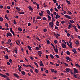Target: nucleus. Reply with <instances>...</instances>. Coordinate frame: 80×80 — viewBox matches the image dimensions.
I'll return each instance as SVG.
<instances>
[{
    "mask_svg": "<svg viewBox=\"0 0 80 80\" xmlns=\"http://www.w3.org/2000/svg\"><path fill=\"white\" fill-rule=\"evenodd\" d=\"M28 48L30 51H31V50H32V48H31V47H30V46H28Z\"/></svg>",
    "mask_w": 80,
    "mask_h": 80,
    "instance_id": "nucleus-21",
    "label": "nucleus"
},
{
    "mask_svg": "<svg viewBox=\"0 0 80 80\" xmlns=\"http://www.w3.org/2000/svg\"><path fill=\"white\" fill-rule=\"evenodd\" d=\"M51 45L53 46V48H55V46H54V45H53V44L51 43Z\"/></svg>",
    "mask_w": 80,
    "mask_h": 80,
    "instance_id": "nucleus-50",
    "label": "nucleus"
},
{
    "mask_svg": "<svg viewBox=\"0 0 80 80\" xmlns=\"http://www.w3.org/2000/svg\"><path fill=\"white\" fill-rule=\"evenodd\" d=\"M50 56L51 57V58H52V59H53V58H54V57L52 54H50Z\"/></svg>",
    "mask_w": 80,
    "mask_h": 80,
    "instance_id": "nucleus-24",
    "label": "nucleus"
},
{
    "mask_svg": "<svg viewBox=\"0 0 80 80\" xmlns=\"http://www.w3.org/2000/svg\"><path fill=\"white\" fill-rule=\"evenodd\" d=\"M72 51L73 52H74V54H75V53H77V51L76 49L75 48H73L72 50Z\"/></svg>",
    "mask_w": 80,
    "mask_h": 80,
    "instance_id": "nucleus-10",
    "label": "nucleus"
},
{
    "mask_svg": "<svg viewBox=\"0 0 80 80\" xmlns=\"http://www.w3.org/2000/svg\"><path fill=\"white\" fill-rule=\"evenodd\" d=\"M69 43H70V44L68 45L69 47H70V48H73V47H72V42H69Z\"/></svg>",
    "mask_w": 80,
    "mask_h": 80,
    "instance_id": "nucleus-9",
    "label": "nucleus"
},
{
    "mask_svg": "<svg viewBox=\"0 0 80 80\" xmlns=\"http://www.w3.org/2000/svg\"><path fill=\"white\" fill-rule=\"evenodd\" d=\"M65 17H66V18H68V19H71V17H70V16H68L67 15H64Z\"/></svg>",
    "mask_w": 80,
    "mask_h": 80,
    "instance_id": "nucleus-5",
    "label": "nucleus"
},
{
    "mask_svg": "<svg viewBox=\"0 0 80 80\" xmlns=\"http://www.w3.org/2000/svg\"><path fill=\"white\" fill-rule=\"evenodd\" d=\"M54 50L55 52H56V53H58V49L55 48H54Z\"/></svg>",
    "mask_w": 80,
    "mask_h": 80,
    "instance_id": "nucleus-17",
    "label": "nucleus"
},
{
    "mask_svg": "<svg viewBox=\"0 0 80 80\" xmlns=\"http://www.w3.org/2000/svg\"><path fill=\"white\" fill-rule=\"evenodd\" d=\"M39 15L41 17H42L43 14H42V13H41L40 12H39Z\"/></svg>",
    "mask_w": 80,
    "mask_h": 80,
    "instance_id": "nucleus-51",
    "label": "nucleus"
},
{
    "mask_svg": "<svg viewBox=\"0 0 80 80\" xmlns=\"http://www.w3.org/2000/svg\"><path fill=\"white\" fill-rule=\"evenodd\" d=\"M7 64L8 65H10V63L9 62H7Z\"/></svg>",
    "mask_w": 80,
    "mask_h": 80,
    "instance_id": "nucleus-59",
    "label": "nucleus"
},
{
    "mask_svg": "<svg viewBox=\"0 0 80 80\" xmlns=\"http://www.w3.org/2000/svg\"><path fill=\"white\" fill-rule=\"evenodd\" d=\"M44 32H46L47 31V30L46 29H44L43 30Z\"/></svg>",
    "mask_w": 80,
    "mask_h": 80,
    "instance_id": "nucleus-57",
    "label": "nucleus"
},
{
    "mask_svg": "<svg viewBox=\"0 0 80 80\" xmlns=\"http://www.w3.org/2000/svg\"><path fill=\"white\" fill-rule=\"evenodd\" d=\"M5 49L6 51H7V52H9V51H8V48H6Z\"/></svg>",
    "mask_w": 80,
    "mask_h": 80,
    "instance_id": "nucleus-60",
    "label": "nucleus"
},
{
    "mask_svg": "<svg viewBox=\"0 0 80 80\" xmlns=\"http://www.w3.org/2000/svg\"><path fill=\"white\" fill-rule=\"evenodd\" d=\"M36 50H39V48H38V47H36Z\"/></svg>",
    "mask_w": 80,
    "mask_h": 80,
    "instance_id": "nucleus-38",
    "label": "nucleus"
},
{
    "mask_svg": "<svg viewBox=\"0 0 80 80\" xmlns=\"http://www.w3.org/2000/svg\"><path fill=\"white\" fill-rule=\"evenodd\" d=\"M66 60H69V61H71V58L68 57H66Z\"/></svg>",
    "mask_w": 80,
    "mask_h": 80,
    "instance_id": "nucleus-13",
    "label": "nucleus"
},
{
    "mask_svg": "<svg viewBox=\"0 0 80 80\" xmlns=\"http://www.w3.org/2000/svg\"><path fill=\"white\" fill-rule=\"evenodd\" d=\"M21 73L22 75H25V72L24 71H22L21 72Z\"/></svg>",
    "mask_w": 80,
    "mask_h": 80,
    "instance_id": "nucleus-26",
    "label": "nucleus"
},
{
    "mask_svg": "<svg viewBox=\"0 0 80 80\" xmlns=\"http://www.w3.org/2000/svg\"><path fill=\"white\" fill-rule=\"evenodd\" d=\"M35 17H33V23H35Z\"/></svg>",
    "mask_w": 80,
    "mask_h": 80,
    "instance_id": "nucleus-33",
    "label": "nucleus"
},
{
    "mask_svg": "<svg viewBox=\"0 0 80 80\" xmlns=\"http://www.w3.org/2000/svg\"><path fill=\"white\" fill-rule=\"evenodd\" d=\"M13 23L14 25H16V24H17V22H16V21H15V20H14Z\"/></svg>",
    "mask_w": 80,
    "mask_h": 80,
    "instance_id": "nucleus-37",
    "label": "nucleus"
},
{
    "mask_svg": "<svg viewBox=\"0 0 80 80\" xmlns=\"http://www.w3.org/2000/svg\"><path fill=\"white\" fill-rule=\"evenodd\" d=\"M67 54L68 55H70V52H69V51H67Z\"/></svg>",
    "mask_w": 80,
    "mask_h": 80,
    "instance_id": "nucleus-25",
    "label": "nucleus"
},
{
    "mask_svg": "<svg viewBox=\"0 0 80 80\" xmlns=\"http://www.w3.org/2000/svg\"><path fill=\"white\" fill-rule=\"evenodd\" d=\"M5 58H6V59H7V60L8 59V56H6Z\"/></svg>",
    "mask_w": 80,
    "mask_h": 80,
    "instance_id": "nucleus-47",
    "label": "nucleus"
},
{
    "mask_svg": "<svg viewBox=\"0 0 80 80\" xmlns=\"http://www.w3.org/2000/svg\"><path fill=\"white\" fill-rule=\"evenodd\" d=\"M75 43L77 44H79V42L76 41L75 42Z\"/></svg>",
    "mask_w": 80,
    "mask_h": 80,
    "instance_id": "nucleus-36",
    "label": "nucleus"
},
{
    "mask_svg": "<svg viewBox=\"0 0 80 80\" xmlns=\"http://www.w3.org/2000/svg\"><path fill=\"white\" fill-rule=\"evenodd\" d=\"M48 21H51L52 18H51V17H50V16L49 15H48Z\"/></svg>",
    "mask_w": 80,
    "mask_h": 80,
    "instance_id": "nucleus-11",
    "label": "nucleus"
},
{
    "mask_svg": "<svg viewBox=\"0 0 80 80\" xmlns=\"http://www.w3.org/2000/svg\"><path fill=\"white\" fill-rule=\"evenodd\" d=\"M47 12L48 14H49V15L50 14V11L48 10H47Z\"/></svg>",
    "mask_w": 80,
    "mask_h": 80,
    "instance_id": "nucleus-23",
    "label": "nucleus"
},
{
    "mask_svg": "<svg viewBox=\"0 0 80 80\" xmlns=\"http://www.w3.org/2000/svg\"><path fill=\"white\" fill-rule=\"evenodd\" d=\"M10 32H11V33H12V32H13L12 31V28H10Z\"/></svg>",
    "mask_w": 80,
    "mask_h": 80,
    "instance_id": "nucleus-48",
    "label": "nucleus"
},
{
    "mask_svg": "<svg viewBox=\"0 0 80 80\" xmlns=\"http://www.w3.org/2000/svg\"><path fill=\"white\" fill-rule=\"evenodd\" d=\"M62 42L63 43H65V44H66V42H65V40H62Z\"/></svg>",
    "mask_w": 80,
    "mask_h": 80,
    "instance_id": "nucleus-28",
    "label": "nucleus"
},
{
    "mask_svg": "<svg viewBox=\"0 0 80 80\" xmlns=\"http://www.w3.org/2000/svg\"><path fill=\"white\" fill-rule=\"evenodd\" d=\"M7 36L8 37V36L9 37H12V33H7Z\"/></svg>",
    "mask_w": 80,
    "mask_h": 80,
    "instance_id": "nucleus-7",
    "label": "nucleus"
},
{
    "mask_svg": "<svg viewBox=\"0 0 80 80\" xmlns=\"http://www.w3.org/2000/svg\"><path fill=\"white\" fill-rule=\"evenodd\" d=\"M36 39H37V40H38V41H40V39L39 38H38V37H37L36 38Z\"/></svg>",
    "mask_w": 80,
    "mask_h": 80,
    "instance_id": "nucleus-54",
    "label": "nucleus"
},
{
    "mask_svg": "<svg viewBox=\"0 0 80 80\" xmlns=\"http://www.w3.org/2000/svg\"><path fill=\"white\" fill-rule=\"evenodd\" d=\"M49 43H50V41H49V40H47V45H49Z\"/></svg>",
    "mask_w": 80,
    "mask_h": 80,
    "instance_id": "nucleus-43",
    "label": "nucleus"
},
{
    "mask_svg": "<svg viewBox=\"0 0 80 80\" xmlns=\"http://www.w3.org/2000/svg\"><path fill=\"white\" fill-rule=\"evenodd\" d=\"M61 45L62 46V48H66V45L65 44H61Z\"/></svg>",
    "mask_w": 80,
    "mask_h": 80,
    "instance_id": "nucleus-12",
    "label": "nucleus"
},
{
    "mask_svg": "<svg viewBox=\"0 0 80 80\" xmlns=\"http://www.w3.org/2000/svg\"><path fill=\"white\" fill-rule=\"evenodd\" d=\"M5 26L6 27H8V23H6L5 24Z\"/></svg>",
    "mask_w": 80,
    "mask_h": 80,
    "instance_id": "nucleus-35",
    "label": "nucleus"
},
{
    "mask_svg": "<svg viewBox=\"0 0 80 80\" xmlns=\"http://www.w3.org/2000/svg\"><path fill=\"white\" fill-rule=\"evenodd\" d=\"M34 63L36 66V67H38V64H37V63L36 62H34Z\"/></svg>",
    "mask_w": 80,
    "mask_h": 80,
    "instance_id": "nucleus-29",
    "label": "nucleus"
},
{
    "mask_svg": "<svg viewBox=\"0 0 80 80\" xmlns=\"http://www.w3.org/2000/svg\"><path fill=\"white\" fill-rule=\"evenodd\" d=\"M27 38H29V39H30V38H31L29 36H27Z\"/></svg>",
    "mask_w": 80,
    "mask_h": 80,
    "instance_id": "nucleus-63",
    "label": "nucleus"
},
{
    "mask_svg": "<svg viewBox=\"0 0 80 80\" xmlns=\"http://www.w3.org/2000/svg\"><path fill=\"white\" fill-rule=\"evenodd\" d=\"M51 72H52V73H57V71L56 70L54 71V69H52L51 70Z\"/></svg>",
    "mask_w": 80,
    "mask_h": 80,
    "instance_id": "nucleus-6",
    "label": "nucleus"
},
{
    "mask_svg": "<svg viewBox=\"0 0 80 80\" xmlns=\"http://www.w3.org/2000/svg\"><path fill=\"white\" fill-rule=\"evenodd\" d=\"M36 4L37 5V9L38 10V9H39V5L37 3H36Z\"/></svg>",
    "mask_w": 80,
    "mask_h": 80,
    "instance_id": "nucleus-27",
    "label": "nucleus"
},
{
    "mask_svg": "<svg viewBox=\"0 0 80 80\" xmlns=\"http://www.w3.org/2000/svg\"><path fill=\"white\" fill-rule=\"evenodd\" d=\"M49 25H50L51 28H52L53 27V21H52V22H50L49 23Z\"/></svg>",
    "mask_w": 80,
    "mask_h": 80,
    "instance_id": "nucleus-1",
    "label": "nucleus"
},
{
    "mask_svg": "<svg viewBox=\"0 0 80 80\" xmlns=\"http://www.w3.org/2000/svg\"><path fill=\"white\" fill-rule=\"evenodd\" d=\"M18 13L19 14H25V12H18Z\"/></svg>",
    "mask_w": 80,
    "mask_h": 80,
    "instance_id": "nucleus-18",
    "label": "nucleus"
},
{
    "mask_svg": "<svg viewBox=\"0 0 80 80\" xmlns=\"http://www.w3.org/2000/svg\"><path fill=\"white\" fill-rule=\"evenodd\" d=\"M18 30L19 32H22V29L21 28H18Z\"/></svg>",
    "mask_w": 80,
    "mask_h": 80,
    "instance_id": "nucleus-22",
    "label": "nucleus"
},
{
    "mask_svg": "<svg viewBox=\"0 0 80 80\" xmlns=\"http://www.w3.org/2000/svg\"><path fill=\"white\" fill-rule=\"evenodd\" d=\"M74 73H78V70H77L76 68H74Z\"/></svg>",
    "mask_w": 80,
    "mask_h": 80,
    "instance_id": "nucleus-4",
    "label": "nucleus"
},
{
    "mask_svg": "<svg viewBox=\"0 0 80 80\" xmlns=\"http://www.w3.org/2000/svg\"><path fill=\"white\" fill-rule=\"evenodd\" d=\"M16 9L17 10H18V11H20L21 10L19 8H18V7H16Z\"/></svg>",
    "mask_w": 80,
    "mask_h": 80,
    "instance_id": "nucleus-31",
    "label": "nucleus"
},
{
    "mask_svg": "<svg viewBox=\"0 0 80 80\" xmlns=\"http://www.w3.org/2000/svg\"><path fill=\"white\" fill-rule=\"evenodd\" d=\"M39 63V65L40 66H41V67H43V66H44V65L43 63V62H42V61H40Z\"/></svg>",
    "mask_w": 80,
    "mask_h": 80,
    "instance_id": "nucleus-3",
    "label": "nucleus"
},
{
    "mask_svg": "<svg viewBox=\"0 0 80 80\" xmlns=\"http://www.w3.org/2000/svg\"><path fill=\"white\" fill-rule=\"evenodd\" d=\"M53 1L55 3H57V0H53Z\"/></svg>",
    "mask_w": 80,
    "mask_h": 80,
    "instance_id": "nucleus-53",
    "label": "nucleus"
},
{
    "mask_svg": "<svg viewBox=\"0 0 80 80\" xmlns=\"http://www.w3.org/2000/svg\"><path fill=\"white\" fill-rule=\"evenodd\" d=\"M67 36H68V37H70V33H67Z\"/></svg>",
    "mask_w": 80,
    "mask_h": 80,
    "instance_id": "nucleus-56",
    "label": "nucleus"
},
{
    "mask_svg": "<svg viewBox=\"0 0 80 80\" xmlns=\"http://www.w3.org/2000/svg\"><path fill=\"white\" fill-rule=\"evenodd\" d=\"M67 3H68V4H70L71 3H70V1H67Z\"/></svg>",
    "mask_w": 80,
    "mask_h": 80,
    "instance_id": "nucleus-45",
    "label": "nucleus"
},
{
    "mask_svg": "<svg viewBox=\"0 0 80 80\" xmlns=\"http://www.w3.org/2000/svg\"><path fill=\"white\" fill-rule=\"evenodd\" d=\"M60 17V16L58 15V13L56 15L55 18L56 19H58V18H59Z\"/></svg>",
    "mask_w": 80,
    "mask_h": 80,
    "instance_id": "nucleus-8",
    "label": "nucleus"
},
{
    "mask_svg": "<svg viewBox=\"0 0 80 80\" xmlns=\"http://www.w3.org/2000/svg\"><path fill=\"white\" fill-rule=\"evenodd\" d=\"M61 8V7H60V5H59L58 6L57 8H58V9H60V8Z\"/></svg>",
    "mask_w": 80,
    "mask_h": 80,
    "instance_id": "nucleus-40",
    "label": "nucleus"
},
{
    "mask_svg": "<svg viewBox=\"0 0 80 80\" xmlns=\"http://www.w3.org/2000/svg\"><path fill=\"white\" fill-rule=\"evenodd\" d=\"M0 76H1L2 77H3V78H8L7 76L2 74L1 73H0Z\"/></svg>",
    "mask_w": 80,
    "mask_h": 80,
    "instance_id": "nucleus-2",
    "label": "nucleus"
},
{
    "mask_svg": "<svg viewBox=\"0 0 80 80\" xmlns=\"http://www.w3.org/2000/svg\"><path fill=\"white\" fill-rule=\"evenodd\" d=\"M64 63L65 65V66H66L67 67L68 66V64H67L65 63V62H64Z\"/></svg>",
    "mask_w": 80,
    "mask_h": 80,
    "instance_id": "nucleus-42",
    "label": "nucleus"
},
{
    "mask_svg": "<svg viewBox=\"0 0 80 80\" xmlns=\"http://www.w3.org/2000/svg\"><path fill=\"white\" fill-rule=\"evenodd\" d=\"M9 62H10V63H12V60L11 59H10L9 60Z\"/></svg>",
    "mask_w": 80,
    "mask_h": 80,
    "instance_id": "nucleus-61",
    "label": "nucleus"
},
{
    "mask_svg": "<svg viewBox=\"0 0 80 80\" xmlns=\"http://www.w3.org/2000/svg\"><path fill=\"white\" fill-rule=\"evenodd\" d=\"M9 45H10V47H12V45H13V44H12V43H10L9 44Z\"/></svg>",
    "mask_w": 80,
    "mask_h": 80,
    "instance_id": "nucleus-62",
    "label": "nucleus"
},
{
    "mask_svg": "<svg viewBox=\"0 0 80 80\" xmlns=\"http://www.w3.org/2000/svg\"><path fill=\"white\" fill-rule=\"evenodd\" d=\"M56 25L58 27L60 25V24L59 23V22L58 21L56 22Z\"/></svg>",
    "mask_w": 80,
    "mask_h": 80,
    "instance_id": "nucleus-20",
    "label": "nucleus"
},
{
    "mask_svg": "<svg viewBox=\"0 0 80 80\" xmlns=\"http://www.w3.org/2000/svg\"><path fill=\"white\" fill-rule=\"evenodd\" d=\"M36 73H38V70L37 69H35L34 70Z\"/></svg>",
    "mask_w": 80,
    "mask_h": 80,
    "instance_id": "nucleus-30",
    "label": "nucleus"
},
{
    "mask_svg": "<svg viewBox=\"0 0 80 80\" xmlns=\"http://www.w3.org/2000/svg\"><path fill=\"white\" fill-rule=\"evenodd\" d=\"M38 54L39 57H41L42 55V51H39Z\"/></svg>",
    "mask_w": 80,
    "mask_h": 80,
    "instance_id": "nucleus-14",
    "label": "nucleus"
},
{
    "mask_svg": "<svg viewBox=\"0 0 80 80\" xmlns=\"http://www.w3.org/2000/svg\"><path fill=\"white\" fill-rule=\"evenodd\" d=\"M55 56L56 58H60V57H59V56H58V55L56 54L55 55Z\"/></svg>",
    "mask_w": 80,
    "mask_h": 80,
    "instance_id": "nucleus-49",
    "label": "nucleus"
},
{
    "mask_svg": "<svg viewBox=\"0 0 80 80\" xmlns=\"http://www.w3.org/2000/svg\"><path fill=\"white\" fill-rule=\"evenodd\" d=\"M58 28V27H57V26H55V29H56V30H57Z\"/></svg>",
    "mask_w": 80,
    "mask_h": 80,
    "instance_id": "nucleus-52",
    "label": "nucleus"
},
{
    "mask_svg": "<svg viewBox=\"0 0 80 80\" xmlns=\"http://www.w3.org/2000/svg\"><path fill=\"white\" fill-rule=\"evenodd\" d=\"M57 40H54V43H55V44H56V43H57Z\"/></svg>",
    "mask_w": 80,
    "mask_h": 80,
    "instance_id": "nucleus-46",
    "label": "nucleus"
},
{
    "mask_svg": "<svg viewBox=\"0 0 80 80\" xmlns=\"http://www.w3.org/2000/svg\"><path fill=\"white\" fill-rule=\"evenodd\" d=\"M43 20H47V18L45 17H44L43 18Z\"/></svg>",
    "mask_w": 80,
    "mask_h": 80,
    "instance_id": "nucleus-55",
    "label": "nucleus"
},
{
    "mask_svg": "<svg viewBox=\"0 0 80 80\" xmlns=\"http://www.w3.org/2000/svg\"><path fill=\"white\" fill-rule=\"evenodd\" d=\"M61 23L62 24H63L64 23H65V21H62L61 22Z\"/></svg>",
    "mask_w": 80,
    "mask_h": 80,
    "instance_id": "nucleus-32",
    "label": "nucleus"
},
{
    "mask_svg": "<svg viewBox=\"0 0 80 80\" xmlns=\"http://www.w3.org/2000/svg\"><path fill=\"white\" fill-rule=\"evenodd\" d=\"M73 75L75 78H77V76L76 75H75V74H74Z\"/></svg>",
    "mask_w": 80,
    "mask_h": 80,
    "instance_id": "nucleus-44",
    "label": "nucleus"
},
{
    "mask_svg": "<svg viewBox=\"0 0 80 80\" xmlns=\"http://www.w3.org/2000/svg\"><path fill=\"white\" fill-rule=\"evenodd\" d=\"M31 26V23H30V22L28 23V26L29 27H30Z\"/></svg>",
    "mask_w": 80,
    "mask_h": 80,
    "instance_id": "nucleus-39",
    "label": "nucleus"
},
{
    "mask_svg": "<svg viewBox=\"0 0 80 80\" xmlns=\"http://www.w3.org/2000/svg\"><path fill=\"white\" fill-rule=\"evenodd\" d=\"M69 22H71V23H74V21H73V20H70L69 21Z\"/></svg>",
    "mask_w": 80,
    "mask_h": 80,
    "instance_id": "nucleus-34",
    "label": "nucleus"
},
{
    "mask_svg": "<svg viewBox=\"0 0 80 80\" xmlns=\"http://www.w3.org/2000/svg\"><path fill=\"white\" fill-rule=\"evenodd\" d=\"M37 19H39V20H40V19H41V18L40 17H37Z\"/></svg>",
    "mask_w": 80,
    "mask_h": 80,
    "instance_id": "nucleus-41",
    "label": "nucleus"
},
{
    "mask_svg": "<svg viewBox=\"0 0 80 80\" xmlns=\"http://www.w3.org/2000/svg\"><path fill=\"white\" fill-rule=\"evenodd\" d=\"M66 72H67L68 73V72H70V70H71V69H69V68H66Z\"/></svg>",
    "mask_w": 80,
    "mask_h": 80,
    "instance_id": "nucleus-16",
    "label": "nucleus"
},
{
    "mask_svg": "<svg viewBox=\"0 0 80 80\" xmlns=\"http://www.w3.org/2000/svg\"><path fill=\"white\" fill-rule=\"evenodd\" d=\"M14 76L15 77H17V78H18L19 77H18V75L17 74L15 73L14 74H13Z\"/></svg>",
    "mask_w": 80,
    "mask_h": 80,
    "instance_id": "nucleus-15",
    "label": "nucleus"
},
{
    "mask_svg": "<svg viewBox=\"0 0 80 80\" xmlns=\"http://www.w3.org/2000/svg\"><path fill=\"white\" fill-rule=\"evenodd\" d=\"M54 10L55 11H57V12H58V10L57 8H54Z\"/></svg>",
    "mask_w": 80,
    "mask_h": 80,
    "instance_id": "nucleus-58",
    "label": "nucleus"
},
{
    "mask_svg": "<svg viewBox=\"0 0 80 80\" xmlns=\"http://www.w3.org/2000/svg\"><path fill=\"white\" fill-rule=\"evenodd\" d=\"M3 8V6L0 5V8Z\"/></svg>",
    "mask_w": 80,
    "mask_h": 80,
    "instance_id": "nucleus-64",
    "label": "nucleus"
},
{
    "mask_svg": "<svg viewBox=\"0 0 80 80\" xmlns=\"http://www.w3.org/2000/svg\"><path fill=\"white\" fill-rule=\"evenodd\" d=\"M28 8L29 10H31L32 11H33V8H31V7L30 6H29L28 7Z\"/></svg>",
    "mask_w": 80,
    "mask_h": 80,
    "instance_id": "nucleus-19",
    "label": "nucleus"
}]
</instances>
